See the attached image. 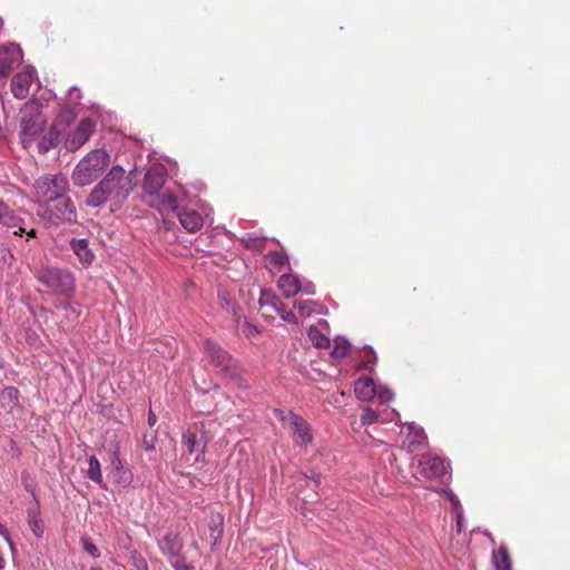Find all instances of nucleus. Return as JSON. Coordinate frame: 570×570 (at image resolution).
<instances>
[{
	"instance_id": "c85d7f7f",
	"label": "nucleus",
	"mask_w": 570,
	"mask_h": 570,
	"mask_svg": "<svg viewBox=\"0 0 570 570\" xmlns=\"http://www.w3.org/2000/svg\"><path fill=\"white\" fill-rule=\"evenodd\" d=\"M184 444L186 445L187 450L190 453L199 452L200 454L204 453L205 444H202L196 435L194 433H186L184 434Z\"/></svg>"
},
{
	"instance_id": "2f4dec72",
	"label": "nucleus",
	"mask_w": 570,
	"mask_h": 570,
	"mask_svg": "<svg viewBox=\"0 0 570 570\" xmlns=\"http://www.w3.org/2000/svg\"><path fill=\"white\" fill-rule=\"evenodd\" d=\"M314 305L315 302L312 299L295 302V306L303 316H309L314 312Z\"/></svg>"
},
{
	"instance_id": "58836bf2",
	"label": "nucleus",
	"mask_w": 570,
	"mask_h": 570,
	"mask_svg": "<svg viewBox=\"0 0 570 570\" xmlns=\"http://www.w3.org/2000/svg\"><path fill=\"white\" fill-rule=\"evenodd\" d=\"M131 559L137 570H148L147 561L141 556L134 554Z\"/></svg>"
},
{
	"instance_id": "c756f323",
	"label": "nucleus",
	"mask_w": 570,
	"mask_h": 570,
	"mask_svg": "<svg viewBox=\"0 0 570 570\" xmlns=\"http://www.w3.org/2000/svg\"><path fill=\"white\" fill-rule=\"evenodd\" d=\"M348 351L350 343L346 340L338 337L334 341L331 354L334 358H342L348 353Z\"/></svg>"
},
{
	"instance_id": "4468645a",
	"label": "nucleus",
	"mask_w": 570,
	"mask_h": 570,
	"mask_svg": "<svg viewBox=\"0 0 570 570\" xmlns=\"http://www.w3.org/2000/svg\"><path fill=\"white\" fill-rule=\"evenodd\" d=\"M35 73L33 69H28L14 75L11 80V91L17 99H26L28 97Z\"/></svg>"
},
{
	"instance_id": "c9c22d12",
	"label": "nucleus",
	"mask_w": 570,
	"mask_h": 570,
	"mask_svg": "<svg viewBox=\"0 0 570 570\" xmlns=\"http://www.w3.org/2000/svg\"><path fill=\"white\" fill-rule=\"evenodd\" d=\"M169 562L175 570H190V567L185 562L181 556L171 558Z\"/></svg>"
},
{
	"instance_id": "39448f33",
	"label": "nucleus",
	"mask_w": 570,
	"mask_h": 570,
	"mask_svg": "<svg viewBox=\"0 0 570 570\" xmlns=\"http://www.w3.org/2000/svg\"><path fill=\"white\" fill-rule=\"evenodd\" d=\"M45 120L41 117V106L35 100L28 101L21 109L20 138L24 146L43 130Z\"/></svg>"
},
{
	"instance_id": "9d476101",
	"label": "nucleus",
	"mask_w": 570,
	"mask_h": 570,
	"mask_svg": "<svg viewBox=\"0 0 570 570\" xmlns=\"http://www.w3.org/2000/svg\"><path fill=\"white\" fill-rule=\"evenodd\" d=\"M95 124L89 118L81 119L77 127L72 129L66 140L65 147L67 150L75 151L79 149L92 135Z\"/></svg>"
},
{
	"instance_id": "aec40b11",
	"label": "nucleus",
	"mask_w": 570,
	"mask_h": 570,
	"mask_svg": "<svg viewBox=\"0 0 570 570\" xmlns=\"http://www.w3.org/2000/svg\"><path fill=\"white\" fill-rule=\"evenodd\" d=\"M62 128L52 124L49 131L38 142L39 151L47 153L60 142Z\"/></svg>"
},
{
	"instance_id": "6e6552de",
	"label": "nucleus",
	"mask_w": 570,
	"mask_h": 570,
	"mask_svg": "<svg viewBox=\"0 0 570 570\" xmlns=\"http://www.w3.org/2000/svg\"><path fill=\"white\" fill-rule=\"evenodd\" d=\"M45 214L50 224L58 225L60 222H75L77 210L73 202L66 194L46 205Z\"/></svg>"
},
{
	"instance_id": "0eeeda50",
	"label": "nucleus",
	"mask_w": 570,
	"mask_h": 570,
	"mask_svg": "<svg viewBox=\"0 0 570 570\" xmlns=\"http://www.w3.org/2000/svg\"><path fill=\"white\" fill-rule=\"evenodd\" d=\"M69 181L63 175H45L35 183L36 195L39 200L49 203L67 194Z\"/></svg>"
},
{
	"instance_id": "09e8293b",
	"label": "nucleus",
	"mask_w": 570,
	"mask_h": 570,
	"mask_svg": "<svg viewBox=\"0 0 570 570\" xmlns=\"http://www.w3.org/2000/svg\"><path fill=\"white\" fill-rule=\"evenodd\" d=\"M7 393H8V395H9L10 397H13V396H16V395H17L18 390H16L14 387H10V389H8V390H7Z\"/></svg>"
},
{
	"instance_id": "bb28decb",
	"label": "nucleus",
	"mask_w": 570,
	"mask_h": 570,
	"mask_svg": "<svg viewBox=\"0 0 570 570\" xmlns=\"http://www.w3.org/2000/svg\"><path fill=\"white\" fill-rule=\"evenodd\" d=\"M73 105L71 106L70 104L69 105H66L60 114L58 115L56 121L53 122L55 125H58L59 128H62L67 125H69L70 121H72L76 117V114H75V109H73Z\"/></svg>"
},
{
	"instance_id": "6ab92c4d",
	"label": "nucleus",
	"mask_w": 570,
	"mask_h": 570,
	"mask_svg": "<svg viewBox=\"0 0 570 570\" xmlns=\"http://www.w3.org/2000/svg\"><path fill=\"white\" fill-rule=\"evenodd\" d=\"M354 392L360 400L370 401L376 395V385L371 377H361L355 382Z\"/></svg>"
},
{
	"instance_id": "8fccbe9b",
	"label": "nucleus",
	"mask_w": 570,
	"mask_h": 570,
	"mask_svg": "<svg viewBox=\"0 0 570 570\" xmlns=\"http://www.w3.org/2000/svg\"><path fill=\"white\" fill-rule=\"evenodd\" d=\"M311 478L314 480L315 485L320 487V484H321L320 475L313 474Z\"/></svg>"
},
{
	"instance_id": "c03bdc74",
	"label": "nucleus",
	"mask_w": 570,
	"mask_h": 570,
	"mask_svg": "<svg viewBox=\"0 0 570 570\" xmlns=\"http://www.w3.org/2000/svg\"><path fill=\"white\" fill-rule=\"evenodd\" d=\"M301 292H303L306 295H314L315 294V287H314V285L311 282H308V283L302 285Z\"/></svg>"
},
{
	"instance_id": "79ce46f5",
	"label": "nucleus",
	"mask_w": 570,
	"mask_h": 570,
	"mask_svg": "<svg viewBox=\"0 0 570 570\" xmlns=\"http://www.w3.org/2000/svg\"><path fill=\"white\" fill-rule=\"evenodd\" d=\"M281 308H283V311L281 313H278L281 315V317L286 321V322H295V315L292 311H286L285 308V305L283 304V306H281Z\"/></svg>"
},
{
	"instance_id": "473e14b6",
	"label": "nucleus",
	"mask_w": 570,
	"mask_h": 570,
	"mask_svg": "<svg viewBox=\"0 0 570 570\" xmlns=\"http://www.w3.org/2000/svg\"><path fill=\"white\" fill-rule=\"evenodd\" d=\"M377 419H379L377 413L373 409L366 407L361 416V424L370 425V424L376 422Z\"/></svg>"
},
{
	"instance_id": "cd10ccee",
	"label": "nucleus",
	"mask_w": 570,
	"mask_h": 570,
	"mask_svg": "<svg viewBox=\"0 0 570 570\" xmlns=\"http://www.w3.org/2000/svg\"><path fill=\"white\" fill-rule=\"evenodd\" d=\"M259 304L262 306L264 305H271L273 306V308L277 312V313H281L283 311V308H281V306H283V303L281 302V299L278 297H276L272 292L269 291H263L262 292V295H261V298H259Z\"/></svg>"
},
{
	"instance_id": "a19ab883",
	"label": "nucleus",
	"mask_w": 570,
	"mask_h": 570,
	"mask_svg": "<svg viewBox=\"0 0 570 570\" xmlns=\"http://www.w3.org/2000/svg\"><path fill=\"white\" fill-rule=\"evenodd\" d=\"M376 361L374 351L370 347L364 355L363 367H367L368 364H373Z\"/></svg>"
},
{
	"instance_id": "b1692460",
	"label": "nucleus",
	"mask_w": 570,
	"mask_h": 570,
	"mask_svg": "<svg viewBox=\"0 0 570 570\" xmlns=\"http://www.w3.org/2000/svg\"><path fill=\"white\" fill-rule=\"evenodd\" d=\"M28 523L37 538H41L45 532V524L37 510H28Z\"/></svg>"
},
{
	"instance_id": "7c9ffc66",
	"label": "nucleus",
	"mask_w": 570,
	"mask_h": 570,
	"mask_svg": "<svg viewBox=\"0 0 570 570\" xmlns=\"http://www.w3.org/2000/svg\"><path fill=\"white\" fill-rule=\"evenodd\" d=\"M287 263V257L284 254H281L278 252H274L269 254L268 256V264L271 267L277 272H281L282 268Z\"/></svg>"
},
{
	"instance_id": "7ed1b4c3",
	"label": "nucleus",
	"mask_w": 570,
	"mask_h": 570,
	"mask_svg": "<svg viewBox=\"0 0 570 570\" xmlns=\"http://www.w3.org/2000/svg\"><path fill=\"white\" fill-rule=\"evenodd\" d=\"M110 156L104 149L88 153L75 167L71 179L73 185L83 187L94 183L109 165Z\"/></svg>"
},
{
	"instance_id": "2eb2a0df",
	"label": "nucleus",
	"mask_w": 570,
	"mask_h": 570,
	"mask_svg": "<svg viewBox=\"0 0 570 570\" xmlns=\"http://www.w3.org/2000/svg\"><path fill=\"white\" fill-rule=\"evenodd\" d=\"M289 426L297 445H306L312 442L313 436L309 425L302 416L289 415Z\"/></svg>"
},
{
	"instance_id": "603ef678",
	"label": "nucleus",
	"mask_w": 570,
	"mask_h": 570,
	"mask_svg": "<svg viewBox=\"0 0 570 570\" xmlns=\"http://www.w3.org/2000/svg\"><path fill=\"white\" fill-rule=\"evenodd\" d=\"M90 570H101V568H99V567H94V568H91Z\"/></svg>"
},
{
	"instance_id": "f8f14e48",
	"label": "nucleus",
	"mask_w": 570,
	"mask_h": 570,
	"mask_svg": "<svg viewBox=\"0 0 570 570\" xmlns=\"http://www.w3.org/2000/svg\"><path fill=\"white\" fill-rule=\"evenodd\" d=\"M448 470L449 463L439 456L425 454L419 461V471L428 479H442L448 474Z\"/></svg>"
},
{
	"instance_id": "37998d69",
	"label": "nucleus",
	"mask_w": 570,
	"mask_h": 570,
	"mask_svg": "<svg viewBox=\"0 0 570 570\" xmlns=\"http://www.w3.org/2000/svg\"><path fill=\"white\" fill-rule=\"evenodd\" d=\"M448 497H449V500H450V502L452 504L453 510L460 511L461 510V504H460L459 499L453 493H448Z\"/></svg>"
},
{
	"instance_id": "f03ea898",
	"label": "nucleus",
	"mask_w": 570,
	"mask_h": 570,
	"mask_svg": "<svg viewBox=\"0 0 570 570\" xmlns=\"http://www.w3.org/2000/svg\"><path fill=\"white\" fill-rule=\"evenodd\" d=\"M167 178L166 168L161 165H151L145 174L144 178V200L159 212L178 209L177 197L167 190H163Z\"/></svg>"
},
{
	"instance_id": "ddd939ff",
	"label": "nucleus",
	"mask_w": 570,
	"mask_h": 570,
	"mask_svg": "<svg viewBox=\"0 0 570 570\" xmlns=\"http://www.w3.org/2000/svg\"><path fill=\"white\" fill-rule=\"evenodd\" d=\"M108 476L121 488H127L132 482V473L129 469L125 468L118 452H114L111 455Z\"/></svg>"
},
{
	"instance_id": "3c124183",
	"label": "nucleus",
	"mask_w": 570,
	"mask_h": 570,
	"mask_svg": "<svg viewBox=\"0 0 570 570\" xmlns=\"http://www.w3.org/2000/svg\"><path fill=\"white\" fill-rule=\"evenodd\" d=\"M148 420H149V423H150V424H154V423H155V421H156L155 415L150 413V415H149V419H148Z\"/></svg>"
},
{
	"instance_id": "9b49d317",
	"label": "nucleus",
	"mask_w": 570,
	"mask_h": 570,
	"mask_svg": "<svg viewBox=\"0 0 570 570\" xmlns=\"http://www.w3.org/2000/svg\"><path fill=\"white\" fill-rule=\"evenodd\" d=\"M21 61L22 51L19 46L13 43L0 46V79L8 78Z\"/></svg>"
},
{
	"instance_id": "a878e982",
	"label": "nucleus",
	"mask_w": 570,
	"mask_h": 570,
	"mask_svg": "<svg viewBox=\"0 0 570 570\" xmlns=\"http://www.w3.org/2000/svg\"><path fill=\"white\" fill-rule=\"evenodd\" d=\"M307 336L315 347L323 348L330 346V338L321 333V331L316 327H311L308 330Z\"/></svg>"
},
{
	"instance_id": "f704fd0d",
	"label": "nucleus",
	"mask_w": 570,
	"mask_h": 570,
	"mask_svg": "<svg viewBox=\"0 0 570 570\" xmlns=\"http://www.w3.org/2000/svg\"><path fill=\"white\" fill-rule=\"evenodd\" d=\"M83 550L94 558H99L100 552L98 548L89 540V538H81Z\"/></svg>"
},
{
	"instance_id": "4be33fe9",
	"label": "nucleus",
	"mask_w": 570,
	"mask_h": 570,
	"mask_svg": "<svg viewBox=\"0 0 570 570\" xmlns=\"http://www.w3.org/2000/svg\"><path fill=\"white\" fill-rule=\"evenodd\" d=\"M492 563L495 570H511L512 563L507 547L501 546L493 551Z\"/></svg>"
},
{
	"instance_id": "dca6fc26",
	"label": "nucleus",
	"mask_w": 570,
	"mask_h": 570,
	"mask_svg": "<svg viewBox=\"0 0 570 570\" xmlns=\"http://www.w3.org/2000/svg\"><path fill=\"white\" fill-rule=\"evenodd\" d=\"M69 248L78 257L83 268H88L95 261V253L89 247V242L86 238H71Z\"/></svg>"
},
{
	"instance_id": "f257e3e1",
	"label": "nucleus",
	"mask_w": 570,
	"mask_h": 570,
	"mask_svg": "<svg viewBox=\"0 0 570 570\" xmlns=\"http://www.w3.org/2000/svg\"><path fill=\"white\" fill-rule=\"evenodd\" d=\"M131 179L126 175L125 169L112 166L108 174L94 187L86 199L88 207L97 208L110 203L112 210L118 209L131 191Z\"/></svg>"
},
{
	"instance_id": "1a4fd4ad",
	"label": "nucleus",
	"mask_w": 570,
	"mask_h": 570,
	"mask_svg": "<svg viewBox=\"0 0 570 570\" xmlns=\"http://www.w3.org/2000/svg\"><path fill=\"white\" fill-rule=\"evenodd\" d=\"M27 213L23 210L14 212L0 199V224L7 228L13 229L14 235L27 234L29 237H36L37 230L35 228H27L26 222Z\"/></svg>"
},
{
	"instance_id": "20e7f679",
	"label": "nucleus",
	"mask_w": 570,
	"mask_h": 570,
	"mask_svg": "<svg viewBox=\"0 0 570 570\" xmlns=\"http://www.w3.org/2000/svg\"><path fill=\"white\" fill-rule=\"evenodd\" d=\"M36 278L50 292L70 296L75 289V277L68 269L45 265L36 271Z\"/></svg>"
},
{
	"instance_id": "a18cd8bd",
	"label": "nucleus",
	"mask_w": 570,
	"mask_h": 570,
	"mask_svg": "<svg viewBox=\"0 0 570 570\" xmlns=\"http://www.w3.org/2000/svg\"><path fill=\"white\" fill-rule=\"evenodd\" d=\"M153 439H154L153 436L150 440L147 439V435L144 436L142 446H144L145 451L149 452V451L154 450Z\"/></svg>"
},
{
	"instance_id": "a211bd4d",
	"label": "nucleus",
	"mask_w": 570,
	"mask_h": 570,
	"mask_svg": "<svg viewBox=\"0 0 570 570\" xmlns=\"http://www.w3.org/2000/svg\"><path fill=\"white\" fill-rule=\"evenodd\" d=\"M278 287L286 298L295 296L302 289L299 279L292 274H284L278 279Z\"/></svg>"
},
{
	"instance_id": "49530a36",
	"label": "nucleus",
	"mask_w": 570,
	"mask_h": 570,
	"mask_svg": "<svg viewBox=\"0 0 570 570\" xmlns=\"http://www.w3.org/2000/svg\"><path fill=\"white\" fill-rule=\"evenodd\" d=\"M456 525H458V531H461L462 530V512H461V510L456 511Z\"/></svg>"
},
{
	"instance_id": "423d86ee",
	"label": "nucleus",
	"mask_w": 570,
	"mask_h": 570,
	"mask_svg": "<svg viewBox=\"0 0 570 570\" xmlns=\"http://www.w3.org/2000/svg\"><path fill=\"white\" fill-rule=\"evenodd\" d=\"M202 350L209 362L226 377L235 379L238 375L236 361L218 344L205 338L202 341Z\"/></svg>"
},
{
	"instance_id": "ea45409f",
	"label": "nucleus",
	"mask_w": 570,
	"mask_h": 570,
	"mask_svg": "<svg viewBox=\"0 0 570 570\" xmlns=\"http://www.w3.org/2000/svg\"><path fill=\"white\" fill-rule=\"evenodd\" d=\"M274 414L275 416L282 421L283 423H286L288 422L289 423V415H296L295 413L293 412H285L283 410H279V409H275L274 410Z\"/></svg>"
},
{
	"instance_id": "412c9836",
	"label": "nucleus",
	"mask_w": 570,
	"mask_h": 570,
	"mask_svg": "<svg viewBox=\"0 0 570 570\" xmlns=\"http://www.w3.org/2000/svg\"><path fill=\"white\" fill-rule=\"evenodd\" d=\"M160 549L170 560L171 558L180 556L181 543L176 534L168 533L160 542Z\"/></svg>"
},
{
	"instance_id": "f3484780",
	"label": "nucleus",
	"mask_w": 570,
	"mask_h": 570,
	"mask_svg": "<svg viewBox=\"0 0 570 570\" xmlns=\"http://www.w3.org/2000/svg\"><path fill=\"white\" fill-rule=\"evenodd\" d=\"M178 215L179 222L181 226L189 233H195L203 226V217L195 209H184L179 210V208L175 212Z\"/></svg>"
},
{
	"instance_id": "5701e85b",
	"label": "nucleus",
	"mask_w": 570,
	"mask_h": 570,
	"mask_svg": "<svg viewBox=\"0 0 570 570\" xmlns=\"http://www.w3.org/2000/svg\"><path fill=\"white\" fill-rule=\"evenodd\" d=\"M88 479H90L91 481L96 482L97 484L105 489L106 485L102 482V474L99 460L95 455H90L88 459Z\"/></svg>"
},
{
	"instance_id": "72a5a7b5",
	"label": "nucleus",
	"mask_w": 570,
	"mask_h": 570,
	"mask_svg": "<svg viewBox=\"0 0 570 570\" xmlns=\"http://www.w3.org/2000/svg\"><path fill=\"white\" fill-rule=\"evenodd\" d=\"M381 403H387L393 399L392 391L386 386H376V395Z\"/></svg>"
},
{
	"instance_id": "393cba45",
	"label": "nucleus",
	"mask_w": 570,
	"mask_h": 570,
	"mask_svg": "<svg viewBox=\"0 0 570 570\" xmlns=\"http://www.w3.org/2000/svg\"><path fill=\"white\" fill-rule=\"evenodd\" d=\"M407 429L410 431L409 436L412 439L409 441V450H416L425 440V434L423 429L416 428L414 424H409Z\"/></svg>"
},
{
	"instance_id": "4c0bfd02",
	"label": "nucleus",
	"mask_w": 570,
	"mask_h": 570,
	"mask_svg": "<svg viewBox=\"0 0 570 570\" xmlns=\"http://www.w3.org/2000/svg\"><path fill=\"white\" fill-rule=\"evenodd\" d=\"M81 98L80 90L77 87H71L68 92L69 104L77 106Z\"/></svg>"
},
{
	"instance_id": "e433bc0d",
	"label": "nucleus",
	"mask_w": 570,
	"mask_h": 570,
	"mask_svg": "<svg viewBox=\"0 0 570 570\" xmlns=\"http://www.w3.org/2000/svg\"><path fill=\"white\" fill-rule=\"evenodd\" d=\"M242 332H243V334L245 336L252 337L255 334H258L259 330H258V327L256 325H253L250 323L244 322V324L242 325Z\"/></svg>"
},
{
	"instance_id": "de8ad7c7",
	"label": "nucleus",
	"mask_w": 570,
	"mask_h": 570,
	"mask_svg": "<svg viewBox=\"0 0 570 570\" xmlns=\"http://www.w3.org/2000/svg\"><path fill=\"white\" fill-rule=\"evenodd\" d=\"M0 534H1V535H2L7 541H9V532H8V530L6 529V527H4V525H2L1 523H0Z\"/></svg>"
}]
</instances>
